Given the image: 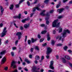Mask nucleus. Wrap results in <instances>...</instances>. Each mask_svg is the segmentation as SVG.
<instances>
[{
  "label": "nucleus",
  "mask_w": 72,
  "mask_h": 72,
  "mask_svg": "<svg viewBox=\"0 0 72 72\" xmlns=\"http://www.w3.org/2000/svg\"><path fill=\"white\" fill-rule=\"evenodd\" d=\"M67 33L69 34L70 33V31L68 30L65 29L64 30L63 32L61 34L62 35V37L64 38L66 37L67 36Z\"/></svg>",
  "instance_id": "obj_1"
},
{
  "label": "nucleus",
  "mask_w": 72,
  "mask_h": 72,
  "mask_svg": "<svg viewBox=\"0 0 72 72\" xmlns=\"http://www.w3.org/2000/svg\"><path fill=\"white\" fill-rule=\"evenodd\" d=\"M58 20L57 19L55 20L52 23L53 27H58L60 25V22L58 23Z\"/></svg>",
  "instance_id": "obj_2"
},
{
  "label": "nucleus",
  "mask_w": 72,
  "mask_h": 72,
  "mask_svg": "<svg viewBox=\"0 0 72 72\" xmlns=\"http://www.w3.org/2000/svg\"><path fill=\"white\" fill-rule=\"evenodd\" d=\"M7 31V30H6V28L4 27L2 33H1V37H4V36H5V35H6Z\"/></svg>",
  "instance_id": "obj_3"
},
{
  "label": "nucleus",
  "mask_w": 72,
  "mask_h": 72,
  "mask_svg": "<svg viewBox=\"0 0 72 72\" xmlns=\"http://www.w3.org/2000/svg\"><path fill=\"white\" fill-rule=\"evenodd\" d=\"M53 64H54V62L53 61H51L50 62V68L52 69H54V68L53 66Z\"/></svg>",
  "instance_id": "obj_4"
},
{
  "label": "nucleus",
  "mask_w": 72,
  "mask_h": 72,
  "mask_svg": "<svg viewBox=\"0 0 72 72\" xmlns=\"http://www.w3.org/2000/svg\"><path fill=\"white\" fill-rule=\"evenodd\" d=\"M52 51V50L50 48H47V51L46 52V54L47 55H49L50 53H51Z\"/></svg>",
  "instance_id": "obj_5"
},
{
  "label": "nucleus",
  "mask_w": 72,
  "mask_h": 72,
  "mask_svg": "<svg viewBox=\"0 0 72 72\" xmlns=\"http://www.w3.org/2000/svg\"><path fill=\"white\" fill-rule=\"evenodd\" d=\"M45 12V10H43L42 12V13H41L40 14L41 15H42V16H44L45 15H46V16H47V17H48V16H49V13H48L47 14L45 15L44 13Z\"/></svg>",
  "instance_id": "obj_6"
},
{
  "label": "nucleus",
  "mask_w": 72,
  "mask_h": 72,
  "mask_svg": "<svg viewBox=\"0 0 72 72\" xmlns=\"http://www.w3.org/2000/svg\"><path fill=\"white\" fill-rule=\"evenodd\" d=\"M17 36H18L19 39H20L21 38V35H22V33L21 32H18L16 34Z\"/></svg>",
  "instance_id": "obj_7"
},
{
  "label": "nucleus",
  "mask_w": 72,
  "mask_h": 72,
  "mask_svg": "<svg viewBox=\"0 0 72 72\" xmlns=\"http://www.w3.org/2000/svg\"><path fill=\"white\" fill-rule=\"evenodd\" d=\"M0 8L1 9V15H3V14L4 13V8H3V6H0Z\"/></svg>",
  "instance_id": "obj_8"
},
{
  "label": "nucleus",
  "mask_w": 72,
  "mask_h": 72,
  "mask_svg": "<svg viewBox=\"0 0 72 72\" xmlns=\"http://www.w3.org/2000/svg\"><path fill=\"white\" fill-rule=\"evenodd\" d=\"M57 31H58V33H61V32H62V31H63V27L60 26L58 30H57Z\"/></svg>",
  "instance_id": "obj_9"
},
{
  "label": "nucleus",
  "mask_w": 72,
  "mask_h": 72,
  "mask_svg": "<svg viewBox=\"0 0 72 72\" xmlns=\"http://www.w3.org/2000/svg\"><path fill=\"white\" fill-rule=\"evenodd\" d=\"M15 63V61H13L11 63V67H13V66L14 68H16V66L14 65V64Z\"/></svg>",
  "instance_id": "obj_10"
},
{
  "label": "nucleus",
  "mask_w": 72,
  "mask_h": 72,
  "mask_svg": "<svg viewBox=\"0 0 72 72\" xmlns=\"http://www.w3.org/2000/svg\"><path fill=\"white\" fill-rule=\"evenodd\" d=\"M40 6V5L39 6H37L36 8H34L33 9V12H35L36 11V9H37V10H40V9L39 8V6Z\"/></svg>",
  "instance_id": "obj_11"
},
{
  "label": "nucleus",
  "mask_w": 72,
  "mask_h": 72,
  "mask_svg": "<svg viewBox=\"0 0 72 72\" xmlns=\"http://www.w3.org/2000/svg\"><path fill=\"white\" fill-rule=\"evenodd\" d=\"M23 1H24L23 0H21V1H20L19 3L18 4H16L15 5V6L16 7V8H19V4H21V3H22V2H23Z\"/></svg>",
  "instance_id": "obj_12"
},
{
  "label": "nucleus",
  "mask_w": 72,
  "mask_h": 72,
  "mask_svg": "<svg viewBox=\"0 0 72 72\" xmlns=\"http://www.w3.org/2000/svg\"><path fill=\"white\" fill-rule=\"evenodd\" d=\"M6 58L5 57H4L2 59V61H1V63L2 64H4L5 62V61H6Z\"/></svg>",
  "instance_id": "obj_13"
},
{
  "label": "nucleus",
  "mask_w": 72,
  "mask_h": 72,
  "mask_svg": "<svg viewBox=\"0 0 72 72\" xmlns=\"http://www.w3.org/2000/svg\"><path fill=\"white\" fill-rule=\"evenodd\" d=\"M64 10V9L62 8V9H58L57 10V12L59 13H61L63 11V10Z\"/></svg>",
  "instance_id": "obj_14"
},
{
  "label": "nucleus",
  "mask_w": 72,
  "mask_h": 72,
  "mask_svg": "<svg viewBox=\"0 0 72 72\" xmlns=\"http://www.w3.org/2000/svg\"><path fill=\"white\" fill-rule=\"evenodd\" d=\"M30 26V25L28 24H25L24 25V27L26 29V28H28V27Z\"/></svg>",
  "instance_id": "obj_15"
},
{
  "label": "nucleus",
  "mask_w": 72,
  "mask_h": 72,
  "mask_svg": "<svg viewBox=\"0 0 72 72\" xmlns=\"http://www.w3.org/2000/svg\"><path fill=\"white\" fill-rule=\"evenodd\" d=\"M61 39H62V35H60L56 37V39H59V40H60Z\"/></svg>",
  "instance_id": "obj_16"
},
{
  "label": "nucleus",
  "mask_w": 72,
  "mask_h": 72,
  "mask_svg": "<svg viewBox=\"0 0 72 72\" xmlns=\"http://www.w3.org/2000/svg\"><path fill=\"white\" fill-rule=\"evenodd\" d=\"M14 8V5L13 4L10 5L9 9L10 10H13Z\"/></svg>",
  "instance_id": "obj_17"
},
{
  "label": "nucleus",
  "mask_w": 72,
  "mask_h": 72,
  "mask_svg": "<svg viewBox=\"0 0 72 72\" xmlns=\"http://www.w3.org/2000/svg\"><path fill=\"white\" fill-rule=\"evenodd\" d=\"M24 61L26 62L28 64H30L31 63V62L27 58H25L24 59Z\"/></svg>",
  "instance_id": "obj_18"
},
{
  "label": "nucleus",
  "mask_w": 72,
  "mask_h": 72,
  "mask_svg": "<svg viewBox=\"0 0 72 72\" xmlns=\"http://www.w3.org/2000/svg\"><path fill=\"white\" fill-rule=\"evenodd\" d=\"M15 17L16 18H19V19H20L21 17V13H20L19 14L18 16H16Z\"/></svg>",
  "instance_id": "obj_19"
},
{
  "label": "nucleus",
  "mask_w": 72,
  "mask_h": 72,
  "mask_svg": "<svg viewBox=\"0 0 72 72\" xmlns=\"http://www.w3.org/2000/svg\"><path fill=\"white\" fill-rule=\"evenodd\" d=\"M6 53V50H4L2 51L0 53V55H3V54H4Z\"/></svg>",
  "instance_id": "obj_20"
},
{
  "label": "nucleus",
  "mask_w": 72,
  "mask_h": 72,
  "mask_svg": "<svg viewBox=\"0 0 72 72\" xmlns=\"http://www.w3.org/2000/svg\"><path fill=\"white\" fill-rule=\"evenodd\" d=\"M47 40L48 41H50V37L49 34H48L47 36Z\"/></svg>",
  "instance_id": "obj_21"
},
{
  "label": "nucleus",
  "mask_w": 72,
  "mask_h": 72,
  "mask_svg": "<svg viewBox=\"0 0 72 72\" xmlns=\"http://www.w3.org/2000/svg\"><path fill=\"white\" fill-rule=\"evenodd\" d=\"M65 58L68 60H70V57L68 55H66L65 56Z\"/></svg>",
  "instance_id": "obj_22"
},
{
  "label": "nucleus",
  "mask_w": 72,
  "mask_h": 72,
  "mask_svg": "<svg viewBox=\"0 0 72 72\" xmlns=\"http://www.w3.org/2000/svg\"><path fill=\"white\" fill-rule=\"evenodd\" d=\"M30 18H28L27 19H25L22 20L21 21L22 23H24L25 22H26V21H27V20H28V19H30Z\"/></svg>",
  "instance_id": "obj_23"
},
{
  "label": "nucleus",
  "mask_w": 72,
  "mask_h": 72,
  "mask_svg": "<svg viewBox=\"0 0 72 72\" xmlns=\"http://www.w3.org/2000/svg\"><path fill=\"white\" fill-rule=\"evenodd\" d=\"M61 60L64 63H65L66 62V60L64 59V58H62L61 59Z\"/></svg>",
  "instance_id": "obj_24"
},
{
  "label": "nucleus",
  "mask_w": 72,
  "mask_h": 72,
  "mask_svg": "<svg viewBox=\"0 0 72 72\" xmlns=\"http://www.w3.org/2000/svg\"><path fill=\"white\" fill-rule=\"evenodd\" d=\"M45 19H46V24H48L49 23V21H47V20H48V19H49V18L46 17L45 18Z\"/></svg>",
  "instance_id": "obj_25"
},
{
  "label": "nucleus",
  "mask_w": 72,
  "mask_h": 72,
  "mask_svg": "<svg viewBox=\"0 0 72 72\" xmlns=\"http://www.w3.org/2000/svg\"><path fill=\"white\" fill-rule=\"evenodd\" d=\"M47 32V31H46V30H44V31H42L41 32V34H45V33H46Z\"/></svg>",
  "instance_id": "obj_26"
},
{
  "label": "nucleus",
  "mask_w": 72,
  "mask_h": 72,
  "mask_svg": "<svg viewBox=\"0 0 72 72\" xmlns=\"http://www.w3.org/2000/svg\"><path fill=\"white\" fill-rule=\"evenodd\" d=\"M40 58L39 56L37 55L35 57V60H39Z\"/></svg>",
  "instance_id": "obj_27"
},
{
  "label": "nucleus",
  "mask_w": 72,
  "mask_h": 72,
  "mask_svg": "<svg viewBox=\"0 0 72 72\" xmlns=\"http://www.w3.org/2000/svg\"><path fill=\"white\" fill-rule=\"evenodd\" d=\"M37 40L35 39H34L33 38H32L31 39V41L32 42H35Z\"/></svg>",
  "instance_id": "obj_28"
},
{
  "label": "nucleus",
  "mask_w": 72,
  "mask_h": 72,
  "mask_svg": "<svg viewBox=\"0 0 72 72\" xmlns=\"http://www.w3.org/2000/svg\"><path fill=\"white\" fill-rule=\"evenodd\" d=\"M4 70L5 71H7L8 70V66H6L4 68Z\"/></svg>",
  "instance_id": "obj_29"
},
{
  "label": "nucleus",
  "mask_w": 72,
  "mask_h": 72,
  "mask_svg": "<svg viewBox=\"0 0 72 72\" xmlns=\"http://www.w3.org/2000/svg\"><path fill=\"white\" fill-rule=\"evenodd\" d=\"M62 45H63V44H60V43L58 44L57 45V46H62Z\"/></svg>",
  "instance_id": "obj_30"
},
{
  "label": "nucleus",
  "mask_w": 72,
  "mask_h": 72,
  "mask_svg": "<svg viewBox=\"0 0 72 72\" xmlns=\"http://www.w3.org/2000/svg\"><path fill=\"white\" fill-rule=\"evenodd\" d=\"M68 48V47H67V46H65L64 47V50H67Z\"/></svg>",
  "instance_id": "obj_31"
},
{
  "label": "nucleus",
  "mask_w": 72,
  "mask_h": 72,
  "mask_svg": "<svg viewBox=\"0 0 72 72\" xmlns=\"http://www.w3.org/2000/svg\"><path fill=\"white\" fill-rule=\"evenodd\" d=\"M55 44V41H54V40H52L51 42V44L52 45H54Z\"/></svg>",
  "instance_id": "obj_32"
},
{
  "label": "nucleus",
  "mask_w": 72,
  "mask_h": 72,
  "mask_svg": "<svg viewBox=\"0 0 72 72\" xmlns=\"http://www.w3.org/2000/svg\"><path fill=\"white\" fill-rule=\"evenodd\" d=\"M44 40H45V39L44 38H42L40 40V42H42V41H44Z\"/></svg>",
  "instance_id": "obj_33"
},
{
  "label": "nucleus",
  "mask_w": 72,
  "mask_h": 72,
  "mask_svg": "<svg viewBox=\"0 0 72 72\" xmlns=\"http://www.w3.org/2000/svg\"><path fill=\"white\" fill-rule=\"evenodd\" d=\"M62 17H63V16L62 15L59 16L58 17V19H61V18H62Z\"/></svg>",
  "instance_id": "obj_34"
},
{
  "label": "nucleus",
  "mask_w": 72,
  "mask_h": 72,
  "mask_svg": "<svg viewBox=\"0 0 72 72\" xmlns=\"http://www.w3.org/2000/svg\"><path fill=\"white\" fill-rule=\"evenodd\" d=\"M35 49L37 50H39V47L38 46H36L35 47Z\"/></svg>",
  "instance_id": "obj_35"
},
{
  "label": "nucleus",
  "mask_w": 72,
  "mask_h": 72,
  "mask_svg": "<svg viewBox=\"0 0 72 72\" xmlns=\"http://www.w3.org/2000/svg\"><path fill=\"white\" fill-rule=\"evenodd\" d=\"M41 35L40 34H38L37 35V37L38 39H41Z\"/></svg>",
  "instance_id": "obj_36"
},
{
  "label": "nucleus",
  "mask_w": 72,
  "mask_h": 72,
  "mask_svg": "<svg viewBox=\"0 0 72 72\" xmlns=\"http://www.w3.org/2000/svg\"><path fill=\"white\" fill-rule=\"evenodd\" d=\"M28 43L29 45H30L31 44V40H28Z\"/></svg>",
  "instance_id": "obj_37"
},
{
  "label": "nucleus",
  "mask_w": 72,
  "mask_h": 72,
  "mask_svg": "<svg viewBox=\"0 0 72 72\" xmlns=\"http://www.w3.org/2000/svg\"><path fill=\"white\" fill-rule=\"evenodd\" d=\"M44 2L45 3H46V4H47L49 3V0H46L44 1Z\"/></svg>",
  "instance_id": "obj_38"
},
{
  "label": "nucleus",
  "mask_w": 72,
  "mask_h": 72,
  "mask_svg": "<svg viewBox=\"0 0 72 72\" xmlns=\"http://www.w3.org/2000/svg\"><path fill=\"white\" fill-rule=\"evenodd\" d=\"M27 36H25V38L24 39L25 42H26L27 41Z\"/></svg>",
  "instance_id": "obj_39"
},
{
  "label": "nucleus",
  "mask_w": 72,
  "mask_h": 72,
  "mask_svg": "<svg viewBox=\"0 0 72 72\" xmlns=\"http://www.w3.org/2000/svg\"><path fill=\"white\" fill-rule=\"evenodd\" d=\"M68 52L69 53H72V51L71 50H69L68 51Z\"/></svg>",
  "instance_id": "obj_40"
},
{
  "label": "nucleus",
  "mask_w": 72,
  "mask_h": 72,
  "mask_svg": "<svg viewBox=\"0 0 72 72\" xmlns=\"http://www.w3.org/2000/svg\"><path fill=\"white\" fill-rule=\"evenodd\" d=\"M16 49L17 48L15 47H12V50H16Z\"/></svg>",
  "instance_id": "obj_41"
},
{
  "label": "nucleus",
  "mask_w": 72,
  "mask_h": 72,
  "mask_svg": "<svg viewBox=\"0 0 72 72\" xmlns=\"http://www.w3.org/2000/svg\"><path fill=\"white\" fill-rule=\"evenodd\" d=\"M46 58L47 59H49V58H50V57H49V55H46Z\"/></svg>",
  "instance_id": "obj_42"
},
{
  "label": "nucleus",
  "mask_w": 72,
  "mask_h": 72,
  "mask_svg": "<svg viewBox=\"0 0 72 72\" xmlns=\"http://www.w3.org/2000/svg\"><path fill=\"white\" fill-rule=\"evenodd\" d=\"M29 57L30 58H32V55H30L29 56Z\"/></svg>",
  "instance_id": "obj_43"
},
{
  "label": "nucleus",
  "mask_w": 72,
  "mask_h": 72,
  "mask_svg": "<svg viewBox=\"0 0 72 72\" xmlns=\"http://www.w3.org/2000/svg\"><path fill=\"white\" fill-rule=\"evenodd\" d=\"M27 4L28 6H30V3L29 2V1H28L27 2Z\"/></svg>",
  "instance_id": "obj_44"
},
{
  "label": "nucleus",
  "mask_w": 72,
  "mask_h": 72,
  "mask_svg": "<svg viewBox=\"0 0 72 72\" xmlns=\"http://www.w3.org/2000/svg\"><path fill=\"white\" fill-rule=\"evenodd\" d=\"M59 6H60V4H58V5H56V8H59Z\"/></svg>",
  "instance_id": "obj_45"
},
{
  "label": "nucleus",
  "mask_w": 72,
  "mask_h": 72,
  "mask_svg": "<svg viewBox=\"0 0 72 72\" xmlns=\"http://www.w3.org/2000/svg\"><path fill=\"white\" fill-rule=\"evenodd\" d=\"M33 48H32L30 50L31 52L32 53L33 52Z\"/></svg>",
  "instance_id": "obj_46"
},
{
  "label": "nucleus",
  "mask_w": 72,
  "mask_h": 72,
  "mask_svg": "<svg viewBox=\"0 0 72 72\" xmlns=\"http://www.w3.org/2000/svg\"><path fill=\"white\" fill-rule=\"evenodd\" d=\"M14 26H15V27H16V28H18V26L17 25H16V24H15V23H14Z\"/></svg>",
  "instance_id": "obj_47"
},
{
  "label": "nucleus",
  "mask_w": 72,
  "mask_h": 72,
  "mask_svg": "<svg viewBox=\"0 0 72 72\" xmlns=\"http://www.w3.org/2000/svg\"><path fill=\"white\" fill-rule=\"evenodd\" d=\"M40 26L42 27H44V26H45V25L44 24H42L40 25Z\"/></svg>",
  "instance_id": "obj_48"
},
{
  "label": "nucleus",
  "mask_w": 72,
  "mask_h": 72,
  "mask_svg": "<svg viewBox=\"0 0 72 72\" xmlns=\"http://www.w3.org/2000/svg\"><path fill=\"white\" fill-rule=\"evenodd\" d=\"M3 23H1L0 24V27H3Z\"/></svg>",
  "instance_id": "obj_49"
},
{
  "label": "nucleus",
  "mask_w": 72,
  "mask_h": 72,
  "mask_svg": "<svg viewBox=\"0 0 72 72\" xmlns=\"http://www.w3.org/2000/svg\"><path fill=\"white\" fill-rule=\"evenodd\" d=\"M18 40H16L15 42V44H16V45H17V44H18Z\"/></svg>",
  "instance_id": "obj_50"
},
{
  "label": "nucleus",
  "mask_w": 72,
  "mask_h": 72,
  "mask_svg": "<svg viewBox=\"0 0 72 72\" xmlns=\"http://www.w3.org/2000/svg\"><path fill=\"white\" fill-rule=\"evenodd\" d=\"M53 10H51L50 11V13H53Z\"/></svg>",
  "instance_id": "obj_51"
},
{
  "label": "nucleus",
  "mask_w": 72,
  "mask_h": 72,
  "mask_svg": "<svg viewBox=\"0 0 72 72\" xmlns=\"http://www.w3.org/2000/svg\"><path fill=\"white\" fill-rule=\"evenodd\" d=\"M11 55H12V56H13L14 55V53L13 52H11Z\"/></svg>",
  "instance_id": "obj_52"
},
{
  "label": "nucleus",
  "mask_w": 72,
  "mask_h": 72,
  "mask_svg": "<svg viewBox=\"0 0 72 72\" xmlns=\"http://www.w3.org/2000/svg\"><path fill=\"white\" fill-rule=\"evenodd\" d=\"M20 29L21 30H22L23 29V28L22 26H21L20 27Z\"/></svg>",
  "instance_id": "obj_53"
},
{
  "label": "nucleus",
  "mask_w": 72,
  "mask_h": 72,
  "mask_svg": "<svg viewBox=\"0 0 72 72\" xmlns=\"http://www.w3.org/2000/svg\"><path fill=\"white\" fill-rule=\"evenodd\" d=\"M34 62L35 64H37V63H38V62H37V60H36Z\"/></svg>",
  "instance_id": "obj_54"
},
{
  "label": "nucleus",
  "mask_w": 72,
  "mask_h": 72,
  "mask_svg": "<svg viewBox=\"0 0 72 72\" xmlns=\"http://www.w3.org/2000/svg\"><path fill=\"white\" fill-rule=\"evenodd\" d=\"M63 3H66L67 2V1L66 0H63L62 1Z\"/></svg>",
  "instance_id": "obj_55"
},
{
  "label": "nucleus",
  "mask_w": 72,
  "mask_h": 72,
  "mask_svg": "<svg viewBox=\"0 0 72 72\" xmlns=\"http://www.w3.org/2000/svg\"><path fill=\"white\" fill-rule=\"evenodd\" d=\"M46 45V43H44L42 45L43 46H45Z\"/></svg>",
  "instance_id": "obj_56"
},
{
  "label": "nucleus",
  "mask_w": 72,
  "mask_h": 72,
  "mask_svg": "<svg viewBox=\"0 0 72 72\" xmlns=\"http://www.w3.org/2000/svg\"><path fill=\"white\" fill-rule=\"evenodd\" d=\"M15 21H14L13 22H11L10 24H13V23H15Z\"/></svg>",
  "instance_id": "obj_57"
},
{
  "label": "nucleus",
  "mask_w": 72,
  "mask_h": 72,
  "mask_svg": "<svg viewBox=\"0 0 72 72\" xmlns=\"http://www.w3.org/2000/svg\"><path fill=\"white\" fill-rule=\"evenodd\" d=\"M33 14H30V17H32V16H33Z\"/></svg>",
  "instance_id": "obj_58"
},
{
  "label": "nucleus",
  "mask_w": 72,
  "mask_h": 72,
  "mask_svg": "<svg viewBox=\"0 0 72 72\" xmlns=\"http://www.w3.org/2000/svg\"><path fill=\"white\" fill-rule=\"evenodd\" d=\"M55 32H55V30L53 31V34H55Z\"/></svg>",
  "instance_id": "obj_59"
},
{
  "label": "nucleus",
  "mask_w": 72,
  "mask_h": 72,
  "mask_svg": "<svg viewBox=\"0 0 72 72\" xmlns=\"http://www.w3.org/2000/svg\"><path fill=\"white\" fill-rule=\"evenodd\" d=\"M44 58V56H42L41 59L42 60H43V59Z\"/></svg>",
  "instance_id": "obj_60"
},
{
  "label": "nucleus",
  "mask_w": 72,
  "mask_h": 72,
  "mask_svg": "<svg viewBox=\"0 0 72 72\" xmlns=\"http://www.w3.org/2000/svg\"><path fill=\"white\" fill-rule=\"evenodd\" d=\"M24 13L26 15L27 14V11H24Z\"/></svg>",
  "instance_id": "obj_61"
},
{
  "label": "nucleus",
  "mask_w": 72,
  "mask_h": 72,
  "mask_svg": "<svg viewBox=\"0 0 72 72\" xmlns=\"http://www.w3.org/2000/svg\"><path fill=\"white\" fill-rule=\"evenodd\" d=\"M56 57L57 59H58V58H59V56L58 55H56Z\"/></svg>",
  "instance_id": "obj_62"
},
{
  "label": "nucleus",
  "mask_w": 72,
  "mask_h": 72,
  "mask_svg": "<svg viewBox=\"0 0 72 72\" xmlns=\"http://www.w3.org/2000/svg\"><path fill=\"white\" fill-rule=\"evenodd\" d=\"M40 71L41 72H44V69H41L40 70Z\"/></svg>",
  "instance_id": "obj_63"
},
{
  "label": "nucleus",
  "mask_w": 72,
  "mask_h": 72,
  "mask_svg": "<svg viewBox=\"0 0 72 72\" xmlns=\"http://www.w3.org/2000/svg\"><path fill=\"white\" fill-rule=\"evenodd\" d=\"M21 69H22V68L21 67H19L18 68V69H19V70H21Z\"/></svg>",
  "instance_id": "obj_64"
}]
</instances>
